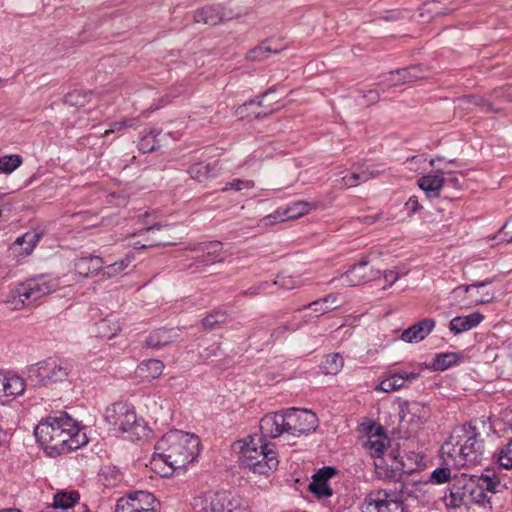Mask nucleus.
Returning a JSON list of instances; mask_svg holds the SVG:
<instances>
[{
    "label": "nucleus",
    "instance_id": "1",
    "mask_svg": "<svg viewBox=\"0 0 512 512\" xmlns=\"http://www.w3.org/2000/svg\"><path fill=\"white\" fill-rule=\"evenodd\" d=\"M413 440L408 437L390 439L386 445V512H408L403 501V474L416 471L423 456L408 450Z\"/></svg>",
    "mask_w": 512,
    "mask_h": 512
},
{
    "label": "nucleus",
    "instance_id": "2",
    "mask_svg": "<svg viewBox=\"0 0 512 512\" xmlns=\"http://www.w3.org/2000/svg\"><path fill=\"white\" fill-rule=\"evenodd\" d=\"M499 478L494 473L454 475L443 496L447 508L465 507L473 512H489L492 509L490 494L497 492Z\"/></svg>",
    "mask_w": 512,
    "mask_h": 512
},
{
    "label": "nucleus",
    "instance_id": "3",
    "mask_svg": "<svg viewBox=\"0 0 512 512\" xmlns=\"http://www.w3.org/2000/svg\"><path fill=\"white\" fill-rule=\"evenodd\" d=\"M37 442L50 456L77 450L88 442L85 432L65 412L42 419L34 429Z\"/></svg>",
    "mask_w": 512,
    "mask_h": 512
},
{
    "label": "nucleus",
    "instance_id": "4",
    "mask_svg": "<svg viewBox=\"0 0 512 512\" xmlns=\"http://www.w3.org/2000/svg\"><path fill=\"white\" fill-rule=\"evenodd\" d=\"M199 438L181 430H171L155 445L153 461H163L172 470L185 469L199 452Z\"/></svg>",
    "mask_w": 512,
    "mask_h": 512
},
{
    "label": "nucleus",
    "instance_id": "5",
    "mask_svg": "<svg viewBox=\"0 0 512 512\" xmlns=\"http://www.w3.org/2000/svg\"><path fill=\"white\" fill-rule=\"evenodd\" d=\"M72 367V363L67 359L48 357L29 366L28 377L42 385L59 383L68 379Z\"/></svg>",
    "mask_w": 512,
    "mask_h": 512
},
{
    "label": "nucleus",
    "instance_id": "6",
    "mask_svg": "<svg viewBox=\"0 0 512 512\" xmlns=\"http://www.w3.org/2000/svg\"><path fill=\"white\" fill-rule=\"evenodd\" d=\"M192 512H247V508L230 492L209 491L193 499Z\"/></svg>",
    "mask_w": 512,
    "mask_h": 512
},
{
    "label": "nucleus",
    "instance_id": "7",
    "mask_svg": "<svg viewBox=\"0 0 512 512\" xmlns=\"http://www.w3.org/2000/svg\"><path fill=\"white\" fill-rule=\"evenodd\" d=\"M459 438L462 451L469 467L480 464L486 452L485 440L477 428L472 425H463L453 430V440Z\"/></svg>",
    "mask_w": 512,
    "mask_h": 512
},
{
    "label": "nucleus",
    "instance_id": "8",
    "mask_svg": "<svg viewBox=\"0 0 512 512\" xmlns=\"http://www.w3.org/2000/svg\"><path fill=\"white\" fill-rule=\"evenodd\" d=\"M104 418L114 431L138 435L137 430L142 428L134 407L124 402L107 407Z\"/></svg>",
    "mask_w": 512,
    "mask_h": 512
},
{
    "label": "nucleus",
    "instance_id": "9",
    "mask_svg": "<svg viewBox=\"0 0 512 512\" xmlns=\"http://www.w3.org/2000/svg\"><path fill=\"white\" fill-rule=\"evenodd\" d=\"M60 287L59 279L54 277L39 276L29 279L15 288V294L23 304L33 303L40 298L49 295Z\"/></svg>",
    "mask_w": 512,
    "mask_h": 512
},
{
    "label": "nucleus",
    "instance_id": "10",
    "mask_svg": "<svg viewBox=\"0 0 512 512\" xmlns=\"http://www.w3.org/2000/svg\"><path fill=\"white\" fill-rule=\"evenodd\" d=\"M360 430L365 433L367 440L363 446L367 449L372 458L380 459V463L374 461L375 472L379 478L382 477V456L384 454V427L380 424L376 425L374 421L367 420L360 424Z\"/></svg>",
    "mask_w": 512,
    "mask_h": 512
},
{
    "label": "nucleus",
    "instance_id": "11",
    "mask_svg": "<svg viewBox=\"0 0 512 512\" xmlns=\"http://www.w3.org/2000/svg\"><path fill=\"white\" fill-rule=\"evenodd\" d=\"M287 433L300 436L314 432L319 424L317 415L308 409L290 408L285 410Z\"/></svg>",
    "mask_w": 512,
    "mask_h": 512
},
{
    "label": "nucleus",
    "instance_id": "12",
    "mask_svg": "<svg viewBox=\"0 0 512 512\" xmlns=\"http://www.w3.org/2000/svg\"><path fill=\"white\" fill-rule=\"evenodd\" d=\"M273 444L268 443L258 434L248 435L242 440L236 441L233 448L240 454V462L243 467L256 461Z\"/></svg>",
    "mask_w": 512,
    "mask_h": 512
},
{
    "label": "nucleus",
    "instance_id": "13",
    "mask_svg": "<svg viewBox=\"0 0 512 512\" xmlns=\"http://www.w3.org/2000/svg\"><path fill=\"white\" fill-rule=\"evenodd\" d=\"M373 262L371 255L369 259L366 261H361L360 263L351 267L347 272L342 274L339 278H333L331 283L339 281L340 286L343 287H354L360 285L362 283L371 281L373 279L379 278L381 275V271L379 269L373 270L369 265Z\"/></svg>",
    "mask_w": 512,
    "mask_h": 512
},
{
    "label": "nucleus",
    "instance_id": "14",
    "mask_svg": "<svg viewBox=\"0 0 512 512\" xmlns=\"http://www.w3.org/2000/svg\"><path fill=\"white\" fill-rule=\"evenodd\" d=\"M399 420L407 424V430L410 426L420 427L430 417V408L425 403L418 401H398Z\"/></svg>",
    "mask_w": 512,
    "mask_h": 512
},
{
    "label": "nucleus",
    "instance_id": "15",
    "mask_svg": "<svg viewBox=\"0 0 512 512\" xmlns=\"http://www.w3.org/2000/svg\"><path fill=\"white\" fill-rule=\"evenodd\" d=\"M492 283V279L485 281H477L470 285H460L453 289L454 295H459L461 292L468 295V306H477L490 303L495 298V291L488 286Z\"/></svg>",
    "mask_w": 512,
    "mask_h": 512
},
{
    "label": "nucleus",
    "instance_id": "16",
    "mask_svg": "<svg viewBox=\"0 0 512 512\" xmlns=\"http://www.w3.org/2000/svg\"><path fill=\"white\" fill-rule=\"evenodd\" d=\"M154 496L145 491H136L117 502L116 512H155Z\"/></svg>",
    "mask_w": 512,
    "mask_h": 512
},
{
    "label": "nucleus",
    "instance_id": "17",
    "mask_svg": "<svg viewBox=\"0 0 512 512\" xmlns=\"http://www.w3.org/2000/svg\"><path fill=\"white\" fill-rule=\"evenodd\" d=\"M239 16L231 9H226L223 6L206 5L194 12V21L196 23H203L205 25L215 26L225 21H230Z\"/></svg>",
    "mask_w": 512,
    "mask_h": 512
},
{
    "label": "nucleus",
    "instance_id": "18",
    "mask_svg": "<svg viewBox=\"0 0 512 512\" xmlns=\"http://www.w3.org/2000/svg\"><path fill=\"white\" fill-rule=\"evenodd\" d=\"M259 428L263 439L276 438L287 433L285 411L270 413L265 415L259 423Z\"/></svg>",
    "mask_w": 512,
    "mask_h": 512
},
{
    "label": "nucleus",
    "instance_id": "19",
    "mask_svg": "<svg viewBox=\"0 0 512 512\" xmlns=\"http://www.w3.org/2000/svg\"><path fill=\"white\" fill-rule=\"evenodd\" d=\"M273 444L267 449L256 461L249 463L244 468L248 469L253 474L268 477L274 473L279 465L277 453L274 450Z\"/></svg>",
    "mask_w": 512,
    "mask_h": 512
},
{
    "label": "nucleus",
    "instance_id": "20",
    "mask_svg": "<svg viewBox=\"0 0 512 512\" xmlns=\"http://www.w3.org/2000/svg\"><path fill=\"white\" fill-rule=\"evenodd\" d=\"M462 445L459 438L453 440V433L441 446L440 453L446 464H452L455 467H469L465 459V452L462 451Z\"/></svg>",
    "mask_w": 512,
    "mask_h": 512
},
{
    "label": "nucleus",
    "instance_id": "21",
    "mask_svg": "<svg viewBox=\"0 0 512 512\" xmlns=\"http://www.w3.org/2000/svg\"><path fill=\"white\" fill-rule=\"evenodd\" d=\"M336 474L333 467H324L319 469L313 476L309 484V490L318 498H328L332 496V489L328 485L329 479Z\"/></svg>",
    "mask_w": 512,
    "mask_h": 512
},
{
    "label": "nucleus",
    "instance_id": "22",
    "mask_svg": "<svg viewBox=\"0 0 512 512\" xmlns=\"http://www.w3.org/2000/svg\"><path fill=\"white\" fill-rule=\"evenodd\" d=\"M436 322L433 318H424L401 334V339L407 343L420 342L424 340L435 328Z\"/></svg>",
    "mask_w": 512,
    "mask_h": 512
},
{
    "label": "nucleus",
    "instance_id": "23",
    "mask_svg": "<svg viewBox=\"0 0 512 512\" xmlns=\"http://www.w3.org/2000/svg\"><path fill=\"white\" fill-rule=\"evenodd\" d=\"M457 107L463 110H471L473 107L480 108L486 113H499L501 108L496 107L490 99L479 95H465L457 99Z\"/></svg>",
    "mask_w": 512,
    "mask_h": 512
},
{
    "label": "nucleus",
    "instance_id": "24",
    "mask_svg": "<svg viewBox=\"0 0 512 512\" xmlns=\"http://www.w3.org/2000/svg\"><path fill=\"white\" fill-rule=\"evenodd\" d=\"M424 78L422 67L419 65L391 71L386 76V82L397 86Z\"/></svg>",
    "mask_w": 512,
    "mask_h": 512
},
{
    "label": "nucleus",
    "instance_id": "25",
    "mask_svg": "<svg viewBox=\"0 0 512 512\" xmlns=\"http://www.w3.org/2000/svg\"><path fill=\"white\" fill-rule=\"evenodd\" d=\"M24 390L25 383L21 377L0 372V399L22 395Z\"/></svg>",
    "mask_w": 512,
    "mask_h": 512
},
{
    "label": "nucleus",
    "instance_id": "26",
    "mask_svg": "<svg viewBox=\"0 0 512 512\" xmlns=\"http://www.w3.org/2000/svg\"><path fill=\"white\" fill-rule=\"evenodd\" d=\"M164 370V363L158 359L142 361L136 368L135 374L142 382H151L158 378Z\"/></svg>",
    "mask_w": 512,
    "mask_h": 512
},
{
    "label": "nucleus",
    "instance_id": "27",
    "mask_svg": "<svg viewBox=\"0 0 512 512\" xmlns=\"http://www.w3.org/2000/svg\"><path fill=\"white\" fill-rule=\"evenodd\" d=\"M483 319L484 316L480 312H473L466 316H457L450 321L449 329L454 334H460L478 326Z\"/></svg>",
    "mask_w": 512,
    "mask_h": 512
},
{
    "label": "nucleus",
    "instance_id": "28",
    "mask_svg": "<svg viewBox=\"0 0 512 512\" xmlns=\"http://www.w3.org/2000/svg\"><path fill=\"white\" fill-rule=\"evenodd\" d=\"M104 261L98 256L81 257L75 262V270L84 277L98 274L103 268Z\"/></svg>",
    "mask_w": 512,
    "mask_h": 512
},
{
    "label": "nucleus",
    "instance_id": "29",
    "mask_svg": "<svg viewBox=\"0 0 512 512\" xmlns=\"http://www.w3.org/2000/svg\"><path fill=\"white\" fill-rule=\"evenodd\" d=\"M52 506H57L61 510L86 511L85 506L79 503V494L74 491L56 493Z\"/></svg>",
    "mask_w": 512,
    "mask_h": 512
},
{
    "label": "nucleus",
    "instance_id": "30",
    "mask_svg": "<svg viewBox=\"0 0 512 512\" xmlns=\"http://www.w3.org/2000/svg\"><path fill=\"white\" fill-rule=\"evenodd\" d=\"M418 185L427 196L438 197L444 185V178L442 175H426L418 180Z\"/></svg>",
    "mask_w": 512,
    "mask_h": 512
},
{
    "label": "nucleus",
    "instance_id": "31",
    "mask_svg": "<svg viewBox=\"0 0 512 512\" xmlns=\"http://www.w3.org/2000/svg\"><path fill=\"white\" fill-rule=\"evenodd\" d=\"M175 339L173 331L166 328H159L152 331L146 339L147 346L160 349L172 343Z\"/></svg>",
    "mask_w": 512,
    "mask_h": 512
},
{
    "label": "nucleus",
    "instance_id": "32",
    "mask_svg": "<svg viewBox=\"0 0 512 512\" xmlns=\"http://www.w3.org/2000/svg\"><path fill=\"white\" fill-rule=\"evenodd\" d=\"M417 377L416 373L413 372H399L392 373L391 371L386 372V382H388V387L386 388V392L396 391L403 387H405L407 382H411L415 380Z\"/></svg>",
    "mask_w": 512,
    "mask_h": 512
},
{
    "label": "nucleus",
    "instance_id": "33",
    "mask_svg": "<svg viewBox=\"0 0 512 512\" xmlns=\"http://www.w3.org/2000/svg\"><path fill=\"white\" fill-rule=\"evenodd\" d=\"M381 174L380 170L365 169L361 172H353L342 177V186L352 188L358 186L362 182H366Z\"/></svg>",
    "mask_w": 512,
    "mask_h": 512
},
{
    "label": "nucleus",
    "instance_id": "34",
    "mask_svg": "<svg viewBox=\"0 0 512 512\" xmlns=\"http://www.w3.org/2000/svg\"><path fill=\"white\" fill-rule=\"evenodd\" d=\"M384 507V492L380 489L371 491L361 505L362 512H382Z\"/></svg>",
    "mask_w": 512,
    "mask_h": 512
},
{
    "label": "nucleus",
    "instance_id": "35",
    "mask_svg": "<svg viewBox=\"0 0 512 512\" xmlns=\"http://www.w3.org/2000/svg\"><path fill=\"white\" fill-rule=\"evenodd\" d=\"M134 259V255L129 253L121 260L103 266L101 269L102 278L109 279L117 276L124 271L134 261Z\"/></svg>",
    "mask_w": 512,
    "mask_h": 512
},
{
    "label": "nucleus",
    "instance_id": "36",
    "mask_svg": "<svg viewBox=\"0 0 512 512\" xmlns=\"http://www.w3.org/2000/svg\"><path fill=\"white\" fill-rule=\"evenodd\" d=\"M123 479L121 471L114 465H105L99 473V480L106 487H114Z\"/></svg>",
    "mask_w": 512,
    "mask_h": 512
},
{
    "label": "nucleus",
    "instance_id": "37",
    "mask_svg": "<svg viewBox=\"0 0 512 512\" xmlns=\"http://www.w3.org/2000/svg\"><path fill=\"white\" fill-rule=\"evenodd\" d=\"M204 261L207 263H216L223 260V245L219 241H210L201 246Z\"/></svg>",
    "mask_w": 512,
    "mask_h": 512
},
{
    "label": "nucleus",
    "instance_id": "38",
    "mask_svg": "<svg viewBox=\"0 0 512 512\" xmlns=\"http://www.w3.org/2000/svg\"><path fill=\"white\" fill-rule=\"evenodd\" d=\"M344 361L340 354H328L321 364V370L325 375H336L343 368Z\"/></svg>",
    "mask_w": 512,
    "mask_h": 512
},
{
    "label": "nucleus",
    "instance_id": "39",
    "mask_svg": "<svg viewBox=\"0 0 512 512\" xmlns=\"http://www.w3.org/2000/svg\"><path fill=\"white\" fill-rule=\"evenodd\" d=\"M190 177L198 182H204L210 177H213L212 167L210 164L203 162L194 163L188 169Z\"/></svg>",
    "mask_w": 512,
    "mask_h": 512
},
{
    "label": "nucleus",
    "instance_id": "40",
    "mask_svg": "<svg viewBox=\"0 0 512 512\" xmlns=\"http://www.w3.org/2000/svg\"><path fill=\"white\" fill-rule=\"evenodd\" d=\"M408 19V13L406 11H398V10H389L386 11V22H391L393 25L391 26V36H396L400 30L398 28L402 27L406 20Z\"/></svg>",
    "mask_w": 512,
    "mask_h": 512
},
{
    "label": "nucleus",
    "instance_id": "41",
    "mask_svg": "<svg viewBox=\"0 0 512 512\" xmlns=\"http://www.w3.org/2000/svg\"><path fill=\"white\" fill-rule=\"evenodd\" d=\"M453 9H442L439 6V2L436 0H431L422 5L420 8V15L423 18V20H429L433 15H447L450 12H452Z\"/></svg>",
    "mask_w": 512,
    "mask_h": 512
},
{
    "label": "nucleus",
    "instance_id": "42",
    "mask_svg": "<svg viewBox=\"0 0 512 512\" xmlns=\"http://www.w3.org/2000/svg\"><path fill=\"white\" fill-rule=\"evenodd\" d=\"M278 48H273L269 43H262L249 51L248 57L254 61H261L269 57L271 54H277Z\"/></svg>",
    "mask_w": 512,
    "mask_h": 512
},
{
    "label": "nucleus",
    "instance_id": "43",
    "mask_svg": "<svg viewBox=\"0 0 512 512\" xmlns=\"http://www.w3.org/2000/svg\"><path fill=\"white\" fill-rule=\"evenodd\" d=\"M120 325L109 319H102L97 324L98 335L102 338L111 339L120 331Z\"/></svg>",
    "mask_w": 512,
    "mask_h": 512
},
{
    "label": "nucleus",
    "instance_id": "44",
    "mask_svg": "<svg viewBox=\"0 0 512 512\" xmlns=\"http://www.w3.org/2000/svg\"><path fill=\"white\" fill-rule=\"evenodd\" d=\"M458 361V356L456 353H441L437 354L434 357L432 367L435 370H446L447 368L451 367L453 364H455Z\"/></svg>",
    "mask_w": 512,
    "mask_h": 512
},
{
    "label": "nucleus",
    "instance_id": "45",
    "mask_svg": "<svg viewBox=\"0 0 512 512\" xmlns=\"http://www.w3.org/2000/svg\"><path fill=\"white\" fill-rule=\"evenodd\" d=\"M159 131L151 130L148 134L142 136L138 142L139 150L143 153H149L155 151L158 147V141L156 139Z\"/></svg>",
    "mask_w": 512,
    "mask_h": 512
},
{
    "label": "nucleus",
    "instance_id": "46",
    "mask_svg": "<svg viewBox=\"0 0 512 512\" xmlns=\"http://www.w3.org/2000/svg\"><path fill=\"white\" fill-rule=\"evenodd\" d=\"M327 300H333L332 297H323L318 300H315L307 305L302 306L298 309V311H301L303 309L310 308L315 313L316 316H321L329 311L337 309V306H328Z\"/></svg>",
    "mask_w": 512,
    "mask_h": 512
},
{
    "label": "nucleus",
    "instance_id": "47",
    "mask_svg": "<svg viewBox=\"0 0 512 512\" xmlns=\"http://www.w3.org/2000/svg\"><path fill=\"white\" fill-rule=\"evenodd\" d=\"M22 164V158L17 155H5L0 157V171L6 174L12 173Z\"/></svg>",
    "mask_w": 512,
    "mask_h": 512
},
{
    "label": "nucleus",
    "instance_id": "48",
    "mask_svg": "<svg viewBox=\"0 0 512 512\" xmlns=\"http://www.w3.org/2000/svg\"><path fill=\"white\" fill-rule=\"evenodd\" d=\"M39 237L40 236L38 234L26 233V234L18 237L15 240L13 246L17 247V246H23L25 244L26 246L23 248L24 253L26 255H29L33 251L37 242L39 241Z\"/></svg>",
    "mask_w": 512,
    "mask_h": 512
},
{
    "label": "nucleus",
    "instance_id": "49",
    "mask_svg": "<svg viewBox=\"0 0 512 512\" xmlns=\"http://www.w3.org/2000/svg\"><path fill=\"white\" fill-rule=\"evenodd\" d=\"M227 319L228 316L225 312L213 311L202 320V324L206 329H214L217 325L226 323Z\"/></svg>",
    "mask_w": 512,
    "mask_h": 512
},
{
    "label": "nucleus",
    "instance_id": "50",
    "mask_svg": "<svg viewBox=\"0 0 512 512\" xmlns=\"http://www.w3.org/2000/svg\"><path fill=\"white\" fill-rule=\"evenodd\" d=\"M311 209V205L304 201L294 203L292 206L284 209L287 219H294L307 214Z\"/></svg>",
    "mask_w": 512,
    "mask_h": 512
},
{
    "label": "nucleus",
    "instance_id": "51",
    "mask_svg": "<svg viewBox=\"0 0 512 512\" xmlns=\"http://www.w3.org/2000/svg\"><path fill=\"white\" fill-rule=\"evenodd\" d=\"M273 284L279 286L284 290H292L300 287L302 285V282L300 279L295 278L293 276L279 274L277 275L276 280L273 282Z\"/></svg>",
    "mask_w": 512,
    "mask_h": 512
},
{
    "label": "nucleus",
    "instance_id": "52",
    "mask_svg": "<svg viewBox=\"0 0 512 512\" xmlns=\"http://www.w3.org/2000/svg\"><path fill=\"white\" fill-rule=\"evenodd\" d=\"M137 125L138 120L136 118H123L111 123L110 128L104 132V135L107 136L109 133L121 132L126 128H135Z\"/></svg>",
    "mask_w": 512,
    "mask_h": 512
},
{
    "label": "nucleus",
    "instance_id": "53",
    "mask_svg": "<svg viewBox=\"0 0 512 512\" xmlns=\"http://www.w3.org/2000/svg\"><path fill=\"white\" fill-rule=\"evenodd\" d=\"M497 460L502 468L512 469V439L501 448Z\"/></svg>",
    "mask_w": 512,
    "mask_h": 512
},
{
    "label": "nucleus",
    "instance_id": "54",
    "mask_svg": "<svg viewBox=\"0 0 512 512\" xmlns=\"http://www.w3.org/2000/svg\"><path fill=\"white\" fill-rule=\"evenodd\" d=\"M88 102L87 93L81 91H72L65 96V103L71 106L81 107Z\"/></svg>",
    "mask_w": 512,
    "mask_h": 512
},
{
    "label": "nucleus",
    "instance_id": "55",
    "mask_svg": "<svg viewBox=\"0 0 512 512\" xmlns=\"http://www.w3.org/2000/svg\"><path fill=\"white\" fill-rule=\"evenodd\" d=\"M254 187H255V183L253 180L234 179L233 181L227 183L222 188V191L223 192H226L229 190L242 191L245 189H253Z\"/></svg>",
    "mask_w": 512,
    "mask_h": 512
},
{
    "label": "nucleus",
    "instance_id": "56",
    "mask_svg": "<svg viewBox=\"0 0 512 512\" xmlns=\"http://www.w3.org/2000/svg\"><path fill=\"white\" fill-rule=\"evenodd\" d=\"M408 270L405 266H394L392 269L386 270V288L392 286L400 277L405 276Z\"/></svg>",
    "mask_w": 512,
    "mask_h": 512
},
{
    "label": "nucleus",
    "instance_id": "57",
    "mask_svg": "<svg viewBox=\"0 0 512 512\" xmlns=\"http://www.w3.org/2000/svg\"><path fill=\"white\" fill-rule=\"evenodd\" d=\"M451 471L448 467H439L436 468L430 476V480L432 483L436 484H442L447 482L448 480L451 481Z\"/></svg>",
    "mask_w": 512,
    "mask_h": 512
},
{
    "label": "nucleus",
    "instance_id": "58",
    "mask_svg": "<svg viewBox=\"0 0 512 512\" xmlns=\"http://www.w3.org/2000/svg\"><path fill=\"white\" fill-rule=\"evenodd\" d=\"M286 220H288V219L286 217L285 210L278 209L274 213L263 217L260 220V222L264 226H269V225H274V224H276L278 222H283V221H286Z\"/></svg>",
    "mask_w": 512,
    "mask_h": 512
},
{
    "label": "nucleus",
    "instance_id": "59",
    "mask_svg": "<svg viewBox=\"0 0 512 512\" xmlns=\"http://www.w3.org/2000/svg\"><path fill=\"white\" fill-rule=\"evenodd\" d=\"M486 99H490L494 104V101L509 100L512 101V87L509 88H497L495 89Z\"/></svg>",
    "mask_w": 512,
    "mask_h": 512
},
{
    "label": "nucleus",
    "instance_id": "60",
    "mask_svg": "<svg viewBox=\"0 0 512 512\" xmlns=\"http://www.w3.org/2000/svg\"><path fill=\"white\" fill-rule=\"evenodd\" d=\"M146 241L148 242V244H140L139 242H137V243H134V247L135 248H146V247H154V246H170V245L176 244L175 242L169 241L164 238L156 239V238L148 237L146 239Z\"/></svg>",
    "mask_w": 512,
    "mask_h": 512
},
{
    "label": "nucleus",
    "instance_id": "61",
    "mask_svg": "<svg viewBox=\"0 0 512 512\" xmlns=\"http://www.w3.org/2000/svg\"><path fill=\"white\" fill-rule=\"evenodd\" d=\"M269 286V283L264 281V282H260L258 284H255L251 287H249L247 290L243 291L241 293L242 296L244 297H254V296H257L259 295L262 291L266 290Z\"/></svg>",
    "mask_w": 512,
    "mask_h": 512
},
{
    "label": "nucleus",
    "instance_id": "62",
    "mask_svg": "<svg viewBox=\"0 0 512 512\" xmlns=\"http://www.w3.org/2000/svg\"><path fill=\"white\" fill-rule=\"evenodd\" d=\"M297 328H298V326H290L289 324H281L273 330L271 336L275 337V338H279V337H282L286 332L294 331Z\"/></svg>",
    "mask_w": 512,
    "mask_h": 512
},
{
    "label": "nucleus",
    "instance_id": "63",
    "mask_svg": "<svg viewBox=\"0 0 512 512\" xmlns=\"http://www.w3.org/2000/svg\"><path fill=\"white\" fill-rule=\"evenodd\" d=\"M406 207L411 211V213H415L419 210L420 206L418 203V199L416 197H410L406 202Z\"/></svg>",
    "mask_w": 512,
    "mask_h": 512
},
{
    "label": "nucleus",
    "instance_id": "64",
    "mask_svg": "<svg viewBox=\"0 0 512 512\" xmlns=\"http://www.w3.org/2000/svg\"><path fill=\"white\" fill-rule=\"evenodd\" d=\"M502 230L505 231L506 235H509L507 242L511 243L512 242V216L506 221Z\"/></svg>",
    "mask_w": 512,
    "mask_h": 512
}]
</instances>
